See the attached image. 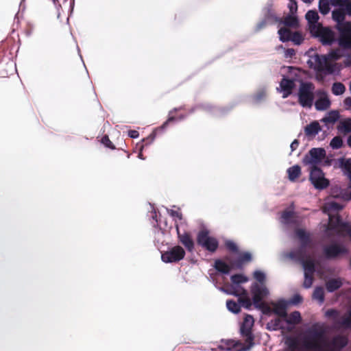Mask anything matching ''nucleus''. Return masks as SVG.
I'll return each mask as SVG.
<instances>
[{"mask_svg":"<svg viewBox=\"0 0 351 351\" xmlns=\"http://www.w3.org/2000/svg\"><path fill=\"white\" fill-rule=\"evenodd\" d=\"M341 57L339 49H332L327 55H315V64L314 69L317 73H324L325 74H332L335 72L336 64L332 63V60H337Z\"/></svg>","mask_w":351,"mask_h":351,"instance_id":"1","label":"nucleus"},{"mask_svg":"<svg viewBox=\"0 0 351 351\" xmlns=\"http://www.w3.org/2000/svg\"><path fill=\"white\" fill-rule=\"evenodd\" d=\"M254 320L252 316L247 315L240 327V333L244 340V346L239 348V351H249L254 346V336L252 327Z\"/></svg>","mask_w":351,"mask_h":351,"instance_id":"2","label":"nucleus"},{"mask_svg":"<svg viewBox=\"0 0 351 351\" xmlns=\"http://www.w3.org/2000/svg\"><path fill=\"white\" fill-rule=\"evenodd\" d=\"M315 85L312 82H302L300 83L298 97V103L303 108H311L314 101Z\"/></svg>","mask_w":351,"mask_h":351,"instance_id":"3","label":"nucleus"},{"mask_svg":"<svg viewBox=\"0 0 351 351\" xmlns=\"http://www.w3.org/2000/svg\"><path fill=\"white\" fill-rule=\"evenodd\" d=\"M304 344L306 348L313 351H332L324 349V346L328 347V343L322 330L313 331L312 338L305 340Z\"/></svg>","mask_w":351,"mask_h":351,"instance_id":"4","label":"nucleus"},{"mask_svg":"<svg viewBox=\"0 0 351 351\" xmlns=\"http://www.w3.org/2000/svg\"><path fill=\"white\" fill-rule=\"evenodd\" d=\"M289 257L291 259L299 261L304 268V274H314L315 271V264L313 259L306 257L303 250H293L289 253Z\"/></svg>","mask_w":351,"mask_h":351,"instance_id":"5","label":"nucleus"},{"mask_svg":"<svg viewBox=\"0 0 351 351\" xmlns=\"http://www.w3.org/2000/svg\"><path fill=\"white\" fill-rule=\"evenodd\" d=\"M338 32L337 42L340 48L346 50L351 49V23L339 25L336 29Z\"/></svg>","mask_w":351,"mask_h":351,"instance_id":"6","label":"nucleus"},{"mask_svg":"<svg viewBox=\"0 0 351 351\" xmlns=\"http://www.w3.org/2000/svg\"><path fill=\"white\" fill-rule=\"evenodd\" d=\"M313 36L318 38L323 45H331L335 40V32L329 27H313L311 32Z\"/></svg>","mask_w":351,"mask_h":351,"instance_id":"7","label":"nucleus"},{"mask_svg":"<svg viewBox=\"0 0 351 351\" xmlns=\"http://www.w3.org/2000/svg\"><path fill=\"white\" fill-rule=\"evenodd\" d=\"M326 153L324 148H312L304 156L302 162L304 165L310 167H317V165L326 158Z\"/></svg>","mask_w":351,"mask_h":351,"instance_id":"8","label":"nucleus"},{"mask_svg":"<svg viewBox=\"0 0 351 351\" xmlns=\"http://www.w3.org/2000/svg\"><path fill=\"white\" fill-rule=\"evenodd\" d=\"M186 255L185 250L180 245H176L161 253V260L166 263H178Z\"/></svg>","mask_w":351,"mask_h":351,"instance_id":"9","label":"nucleus"},{"mask_svg":"<svg viewBox=\"0 0 351 351\" xmlns=\"http://www.w3.org/2000/svg\"><path fill=\"white\" fill-rule=\"evenodd\" d=\"M309 180L317 189H324L329 186V181L324 178V173L322 170L317 167H310Z\"/></svg>","mask_w":351,"mask_h":351,"instance_id":"10","label":"nucleus"},{"mask_svg":"<svg viewBox=\"0 0 351 351\" xmlns=\"http://www.w3.org/2000/svg\"><path fill=\"white\" fill-rule=\"evenodd\" d=\"M346 222H343L339 215H330L328 224V234L331 236L334 234L340 235L343 231L342 226Z\"/></svg>","mask_w":351,"mask_h":351,"instance_id":"11","label":"nucleus"},{"mask_svg":"<svg viewBox=\"0 0 351 351\" xmlns=\"http://www.w3.org/2000/svg\"><path fill=\"white\" fill-rule=\"evenodd\" d=\"M176 229L179 243L183 245L187 251L192 252L194 250L195 243L191 233L186 231L181 233L178 224L176 225Z\"/></svg>","mask_w":351,"mask_h":351,"instance_id":"12","label":"nucleus"},{"mask_svg":"<svg viewBox=\"0 0 351 351\" xmlns=\"http://www.w3.org/2000/svg\"><path fill=\"white\" fill-rule=\"evenodd\" d=\"M348 252L347 249L339 244L334 243L324 247L325 257L328 259L335 258L341 254Z\"/></svg>","mask_w":351,"mask_h":351,"instance_id":"13","label":"nucleus"},{"mask_svg":"<svg viewBox=\"0 0 351 351\" xmlns=\"http://www.w3.org/2000/svg\"><path fill=\"white\" fill-rule=\"evenodd\" d=\"M339 166L342 169L345 175L349 179V184L345 195L351 199V158H341L339 159Z\"/></svg>","mask_w":351,"mask_h":351,"instance_id":"14","label":"nucleus"},{"mask_svg":"<svg viewBox=\"0 0 351 351\" xmlns=\"http://www.w3.org/2000/svg\"><path fill=\"white\" fill-rule=\"evenodd\" d=\"M251 291L252 293V299L254 304L256 306H261L263 304L262 300L267 295L269 291L265 287H261L258 284H254L252 286Z\"/></svg>","mask_w":351,"mask_h":351,"instance_id":"15","label":"nucleus"},{"mask_svg":"<svg viewBox=\"0 0 351 351\" xmlns=\"http://www.w3.org/2000/svg\"><path fill=\"white\" fill-rule=\"evenodd\" d=\"M175 120H176L175 117L172 116V117H169V119L160 127L157 128L147 138H144L143 140V144L140 148L141 152H142V150L144 149V147L145 146L151 144L154 141L157 132H159L163 130L164 129H165L168 126L169 123L173 122ZM138 156L141 158H143L141 152L139 153Z\"/></svg>","mask_w":351,"mask_h":351,"instance_id":"16","label":"nucleus"},{"mask_svg":"<svg viewBox=\"0 0 351 351\" xmlns=\"http://www.w3.org/2000/svg\"><path fill=\"white\" fill-rule=\"evenodd\" d=\"M215 269L223 274H228L232 269L235 268L233 261H230L229 256H226L224 261L216 259L214 264Z\"/></svg>","mask_w":351,"mask_h":351,"instance_id":"17","label":"nucleus"},{"mask_svg":"<svg viewBox=\"0 0 351 351\" xmlns=\"http://www.w3.org/2000/svg\"><path fill=\"white\" fill-rule=\"evenodd\" d=\"M295 234L300 242V247L297 250H303L306 253V248L311 247L312 241L310 234L299 228L295 230Z\"/></svg>","mask_w":351,"mask_h":351,"instance_id":"18","label":"nucleus"},{"mask_svg":"<svg viewBox=\"0 0 351 351\" xmlns=\"http://www.w3.org/2000/svg\"><path fill=\"white\" fill-rule=\"evenodd\" d=\"M272 313L280 317L286 318L287 317L288 303L285 300H278L276 302H272Z\"/></svg>","mask_w":351,"mask_h":351,"instance_id":"19","label":"nucleus"},{"mask_svg":"<svg viewBox=\"0 0 351 351\" xmlns=\"http://www.w3.org/2000/svg\"><path fill=\"white\" fill-rule=\"evenodd\" d=\"M347 13L345 12L343 8L335 9L332 12V19L337 22L335 29H338L339 25H344L347 23H351L349 21H345L346 15Z\"/></svg>","mask_w":351,"mask_h":351,"instance_id":"20","label":"nucleus"},{"mask_svg":"<svg viewBox=\"0 0 351 351\" xmlns=\"http://www.w3.org/2000/svg\"><path fill=\"white\" fill-rule=\"evenodd\" d=\"M245 343L240 341H234L229 339L226 341H222L221 344L219 346V348L221 350H231L235 349L237 351H239V348L244 346Z\"/></svg>","mask_w":351,"mask_h":351,"instance_id":"21","label":"nucleus"},{"mask_svg":"<svg viewBox=\"0 0 351 351\" xmlns=\"http://www.w3.org/2000/svg\"><path fill=\"white\" fill-rule=\"evenodd\" d=\"M280 86L284 93L283 97L285 98L291 94L295 83L293 80L283 77L280 83Z\"/></svg>","mask_w":351,"mask_h":351,"instance_id":"22","label":"nucleus"},{"mask_svg":"<svg viewBox=\"0 0 351 351\" xmlns=\"http://www.w3.org/2000/svg\"><path fill=\"white\" fill-rule=\"evenodd\" d=\"M305 17L309 24L310 32L313 30V27L314 26L319 27L322 25L318 23L319 15L317 12L315 10H308L306 12Z\"/></svg>","mask_w":351,"mask_h":351,"instance_id":"23","label":"nucleus"},{"mask_svg":"<svg viewBox=\"0 0 351 351\" xmlns=\"http://www.w3.org/2000/svg\"><path fill=\"white\" fill-rule=\"evenodd\" d=\"M321 130L322 128L319 123L314 121L304 128V133L306 136L313 138L315 137Z\"/></svg>","mask_w":351,"mask_h":351,"instance_id":"24","label":"nucleus"},{"mask_svg":"<svg viewBox=\"0 0 351 351\" xmlns=\"http://www.w3.org/2000/svg\"><path fill=\"white\" fill-rule=\"evenodd\" d=\"M252 260V254L250 252H243L239 254L237 260L233 261V265L236 269H241L244 264L251 262Z\"/></svg>","mask_w":351,"mask_h":351,"instance_id":"25","label":"nucleus"},{"mask_svg":"<svg viewBox=\"0 0 351 351\" xmlns=\"http://www.w3.org/2000/svg\"><path fill=\"white\" fill-rule=\"evenodd\" d=\"M330 106V101L324 94L323 97H319L315 102V107L317 110H325L328 109Z\"/></svg>","mask_w":351,"mask_h":351,"instance_id":"26","label":"nucleus"},{"mask_svg":"<svg viewBox=\"0 0 351 351\" xmlns=\"http://www.w3.org/2000/svg\"><path fill=\"white\" fill-rule=\"evenodd\" d=\"M241 291V295L239 298L238 302L241 306L249 309L252 306V302L247 295V291L244 288H240Z\"/></svg>","mask_w":351,"mask_h":351,"instance_id":"27","label":"nucleus"},{"mask_svg":"<svg viewBox=\"0 0 351 351\" xmlns=\"http://www.w3.org/2000/svg\"><path fill=\"white\" fill-rule=\"evenodd\" d=\"M343 283L339 278H332L326 282V288L328 292H333L342 286Z\"/></svg>","mask_w":351,"mask_h":351,"instance_id":"28","label":"nucleus"},{"mask_svg":"<svg viewBox=\"0 0 351 351\" xmlns=\"http://www.w3.org/2000/svg\"><path fill=\"white\" fill-rule=\"evenodd\" d=\"M289 180L291 182L295 181L301 175V168L299 165H295L289 167L287 170Z\"/></svg>","mask_w":351,"mask_h":351,"instance_id":"29","label":"nucleus"},{"mask_svg":"<svg viewBox=\"0 0 351 351\" xmlns=\"http://www.w3.org/2000/svg\"><path fill=\"white\" fill-rule=\"evenodd\" d=\"M283 319L287 324L293 325L299 324L302 320L300 313L297 311L292 312L289 315H287V317Z\"/></svg>","mask_w":351,"mask_h":351,"instance_id":"30","label":"nucleus"},{"mask_svg":"<svg viewBox=\"0 0 351 351\" xmlns=\"http://www.w3.org/2000/svg\"><path fill=\"white\" fill-rule=\"evenodd\" d=\"M211 237L209 236V232L206 230H200L197 235V243L199 245L203 247Z\"/></svg>","mask_w":351,"mask_h":351,"instance_id":"31","label":"nucleus"},{"mask_svg":"<svg viewBox=\"0 0 351 351\" xmlns=\"http://www.w3.org/2000/svg\"><path fill=\"white\" fill-rule=\"evenodd\" d=\"M337 130L344 134L351 132V118H348L340 121Z\"/></svg>","mask_w":351,"mask_h":351,"instance_id":"32","label":"nucleus"},{"mask_svg":"<svg viewBox=\"0 0 351 351\" xmlns=\"http://www.w3.org/2000/svg\"><path fill=\"white\" fill-rule=\"evenodd\" d=\"M218 246L219 243L217 240L214 237H210L202 247L209 252H214L217 250Z\"/></svg>","mask_w":351,"mask_h":351,"instance_id":"33","label":"nucleus"},{"mask_svg":"<svg viewBox=\"0 0 351 351\" xmlns=\"http://www.w3.org/2000/svg\"><path fill=\"white\" fill-rule=\"evenodd\" d=\"M332 343L333 346L341 349L347 346L348 339L346 337L338 335L333 338Z\"/></svg>","mask_w":351,"mask_h":351,"instance_id":"34","label":"nucleus"},{"mask_svg":"<svg viewBox=\"0 0 351 351\" xmlns=\"http://www.w3.org/2000/svg\"><path fill=\"white\" fill-rule=\"evenodd\" d=\"M282 317H278L270 320L267 323V328L271 330H278L283 328L282 326Z\"/></svg>","mask_w":351,"mask_h":351,"instance_id":"35","label":"nucleus"},{"mask_svg":"<svg viewBox=\"0 0 351 351\" xmlns=\"http://www.w3.org/2000/svg\"><path fill=\"white\" fill-rule=\"evenodd\" d=\"M291 31L286 27H282L278 30L280 40L282 42L289 41L291 36Z\"/></svg>","mask_w":351,"mask_h":351,"instance_id":"36","label":"nucleus"},{"mask_svg":"<svg viewBox=\"0 0 351 351\" xmlns=\"http://www.w3.org/2000/svg\"><path fill=\"white\" fill-rule=\"evenodd\" d=\"M339 118V113L338 111H331L327 116L322 119V121L326 123H334Z\"/></svg>","mask_w":351,"mask_h":351,"instance_id":"37","label":"nucleus"},{"mask_svg":"<svg viewBox=\"0 0 351 351\" xmlns=\"http://www.w3.org/2000/svg\"><path fill=\"white\" fill-rule=\"evenodd\" d=\"M226 306L228 311L234 313H238L241 311L240 304L233 300H228L226 301Z\"/></svg>","mask_w":351,"mask_h":351,"instance_id":"38","label":"nucleus"},{"mask_svg":"<svg viewBox=\"0 0 351 351\" xmlns=\"http://www.w3.org/2000/svg\"><path fill=\"white\" fill-rule=\"evenodd\" d=\"M346 91V86L341 82H335L332 86V93L335 95H341Z\"/></svg>","mask_w":351,"mask_h":351,"instance_id":"39","label":"nucleus"},{"mask_svg":"<svg viewBox=\"0 0 351 351\" xmlns=\"http://www.w3.org/2000/svg\"><path fill=\"white\" fill-rule=\"evenodd\" d=\"M324 290L322 287H317L313 293V298L317 300L319 303H323L324 301Z\"/></svg>","mask_w":351,"mask_h":351,"instance_id":"40","label":"nucleus"},{"mask_svg":"<svg viewBox=\"0 0 351 351\" xmlns=\"http://www.w3.org/2000/svg\"><path fill=\"white\" fill-rule=\"evenodd\" d=\"M283 23L285 26L295 28L298 26V20L295 16L289 15L284 19Z\"/></svg>","mask_w":351,"mask_h":351,"instance_id":"41","label":"nucleus"},{"mask_svg":"<svg viewBox=\"0 0 351 351\" xmlns=\"http://www.w3.org/2000/svg\"><path fill=\"white\" fill-rule=\"evenodd\" d=\"M231 282L232 285L239 286L240 284L246 282L247 278L242 274H234L231 276Z\"/></svg>","mask_w":351,"mask_h":351,"instance_id":"42","label":"nucleus"},{"mask_svg":"<svg viewBox=\"0 0 351 351\" xmlns=\"http://www.w3.org/2000/svg\"><path fill=\"white\" fill-rule=\"evenodd\" d=\"M295 213L292 210H285L282 213L281 218L284 223L289 224L292 223V219L294 217Z\"/></svg>","mask_w":351,"mask_h":351,"instance_id":"43","label":"nucleus"},{"mask_svg":"<svg viewBox=\"0 0 351 351\" xmlns=\"http://www.w3.org/2000/svg\"><path fill=\"white\" fill-rule=\"evenodd\" d=\"M319 10L325 15L330 11V3L328 0H319Z\"/></svg>","mask_w":351,"mask_h":351,"instance_id":"44","label":"nucleus"},{"mask_svg":"<svg viewBox=\"0 0 351 351\" xmlns=\"http://www.w3.org/2000/svg\"><path fill=\"white\" fill-rule=\"evenodd\" d=\"M330 145L332 149H339L343 146V140L340 136H335L331 140Z\"/></svg>","mask_w":351,"mask_h":351,"instance_id":"45","label":"nucleus"},{"mask_svg":"<svg viewBox=\"0 0 351 351\" xmlns=\"http://www.w3.org/2000/svg\"><path fill=\"white\" fill-rule=\"evenodd\" d=\"M340 324L341 326L347 328L351 327V309L348 311L347 316L342 317Z\"/></svg>","mask_w":351,"mask_h":351,"instance_id":"46","label":"nucleus"},{"mask_svg":"<svg viewBox=\"0 0 351 351\" xmlns=\"http://www.w3.org/2000/svg\"><path fill=\"white\" fill-rule=\"evenodd\" d=\"M313 274H304L303 287L306 289L310 288L313 285Z\"/></svg>","mask_w":351,"mask_h":351,"instance_id":"47","label":"nucleus"},{"mask_svg":"<svg viewBox=\"0 0 351 351\" xmlns=\"http://www.w3.org/2000/svg\"><path fill=\"white\" fill-rule=\"evenodd\" d=\"M303 40L304 38L300 32H295L291 34L290 40L293 41L295 44L300 45L302 43Z\"/></svg>","mask_w":351,"mask_h":351,"instance_id":"48","label":"nucleus"},{"mask_svg":"<svg viewBox=\"0 0 351 351\" xmlns=\"http://www.w3.org/2000/svg\"><path fill=\"white\" fill-rule=\"evenodd\" d=\"M102 144H104L106 147L110 149H115L116 147L112 141L110 140L108 135H104L101 140Z\"/></svg>","mask_w":351,"mask_h":351,"instance_id":"49","label":"nucleus"},{"mask_svg":"<svg viewBox=\"0 0 351 351\" xmlns=\"http://www.w3.org/2000/svg\"><path fill=\"white\" fill-rule=\"evenodd\" d=\"M225 246L230 252H238V247H237V245H236V243H234L232 241H227L225 243Z\"/></svg>","mask_w":351,"mask_h":351,"instance_id":"50","label":"nucleus"},{"mask_svg":"<svg viewBox=\"0 0 351 351\" xmlns=\"http://www.w3.org/2000/svg\"><path fill=\"white\" fill-rule=\"evenodd\" d=\"M242 288L241 286H237L235 285H232L230 287V293L236 296H238L239 298L242 295L241 289Z\"/></svg>","mask_w":351,"mask_h":351,"instance_id":"51","label":"nucleus"},{"mask_svg":"<svg viewBox=\"0 0 351 351\" xmlns=\"http://www.w3.org/2000/svg\"><path fill=\"white\" fill-rule=\"evenodd\" d=\"M342 229H343V231L340 235L341 236L348 235L350 237V238L351 239V225L349 224L348 223H345V225L342 226Z\"/></svg>","mask_w":351,"mask_h":351,"instance_id":"52","label":"nucleus"},{"mask_svg":"<svg viewBox=\"0 0 351 351\" xmlns=\"http://www.w3.org/2000/svg\"><path fill=\"white\" fill-rule=\"evenodd\" d=\"M254 277L258 282L261 283L263 282L265 280V274L261 271H256L254 273Z\"/></svg>","mask_w":351,"mask_h":351,"instance_id":"53","label":"nucleus"},{"mask_svg":"<svg viewBox=\"0 0 351 351\" xmlns=\"http://www.w3.org/2000/svg\"><path fill=\"white\" fill-rule=\"evenodd\" d=\"M167 212L171 217H177L180 220L182 219V214L178 210H167Z\"/></svg>","mask_w":351,"mask_h":351,"instance_id":"54","label":"nucleus"},{"mask_svg":"<svg viewBox=\"0 0 351 351\" xmlns=\"http://www.w3.org/2000/svg\"><path fill=\"white\" fill-rule=\"evenodd\" d=\"M349 0H330V3L334 6H343Z\"/></svg>","mask_w":351,"mask_h":351,"instance_id":"55","label":"nucleus"},{"mask_svg":"<svg viewBox=\"0 0 351 351\" xmlns=\"http://www.w3.org/2000/svg\"><path fill=\"white\" fill-rule=\"evenodd\" d=\"M339 315V313L335 309H329L326 311V315L329 317L336 318Z\"/></svg>","mask_w":351,"mask_h":351,"instance_id":"56","label":"nucleus"},{"mask_svg":"<svg viewBox=\"0 0 351 351\" xmlns=\"http://www.w3.org/2000/svg\"><path fill=\"white\" fill-rule=\"evenodd\" d=\"M302 302V298L299 294L294 295L291 299V303L293 304H297L301 303Z\"/></svg>","mask_w":351,"mask_h":351,"instance_id":"57","label":"nucleus"},{"mask_svg":"<svg viewBox=\"0 0 351 351\" xmlns=\"http://www.w3.org/2000/svg\"><path fill=\"white\" fill-rule=\"evenodd\" d=\"M348 15L351 16V0H349L348 3H345L344 8H343Z\"/></svg>","mask_w":351,"mask_h":351,"instance_id":"58","label":"nucleus"},{"mask_svg":"<svg viewBox=\"0 0 351 351\" xmlns=\"http://www.w3.org/2000/svg\"><path fill=\"white\" fill-rule=\"evenodd\" d=\"M343 104L346 106V109L351 110V97H346L343 101Z\"/></svg>","mask_w":351,"mask_h":351,"instance_id":"59","label":"nucleus"},{"mask_svg":"<svg viewBox=\"0 0 351 351\" xmlns=\"http://www.w3.org/2000/svg\"><path fill=\"white\" fill-rule=\"evenodd\" d=\"M128 136L132 138H136L138 137L139 133L136 130H130L128 131Z\"/></svg>","mask_w":351,"mask_h":351,"instance_id":"60","label":"nucleus"},{"mask_svg":"<svg viewBox=\"0 0 351 351\" xmlns=\"http://www.w3.org/2000/svg\"><path fill=\"white\" fill-rule=\"evenodd\" d=\"M299 146V141L297 139H295L291 144L290 145V147H291V152H293L295 151V149H297V148Z\"/></svg>","mask_w":351,"mask_h":351,"instance_id":"61","label":"nucleus"},{"mask_svg":"<svg viewBox=\"0 0 351 351\" xmlns=\"http://www.w3.org/2000/svg\"><path fill=\"white\" fill-rule=\"evenodd\" d=\"M289 9L291 12H293L297 10V3L295 1H292L289 5Z\"/></svg>","mask_w":351,"mask_h":351,"instance_id":"62","label":"nucleus"},{"mask_svg":"<svg viewBox=\"0 0 351 351\" xmlns=\"http://www.w3.org/2000/svg\"><path fill=\"white\" fill-rule=\"evenodd\" d=\"M261 306H263V311L265 313H272V308L267 305H265L263 303V304H261Z\"/></svg>","mask_w":351,"mask_h":351,"instance_id":"63","label":"nucleus"},{"mask_svg":"<svg viewBox=\"0 0 351 351\" xmlns=\"http://www.w3.org/2000/svg\"><path fill=\"white\" fill-rule=\"evenodd\" d=\"M289 346L291 349H293V350L295 349L298 346V343H297L296 340H295V339L291 340V341L289 344Z\"/></svg>","mask_w":351,"mask_h":351,"instance_id":"64","label":"nucleus"}]
</instances>
